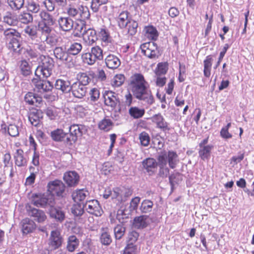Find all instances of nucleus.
I'll list each match as a JSON object with an SVG mask.
<instances>
[{"label": "nucleus", "mask_w": 254, "mask_h": 254, "mask_svg": "<svg viewBox=\"0 0 254 254\" xmlns=\"http://www.w3.org/2000/svg\"><path fill=\"white\" fill-rule=\"evenodd\" d=\"M55 57L64 63L70 62L72 59L69 55L66 49L64 50L61 47H57L54 50Z\"/></svg>", "instance_id": "obj_15"}, {"label": "nucleus", "mask_w": 254, "mask_h": 254, "mask_svg": "<svg viewBox=\"0 0 254 254\" xmlns=\"http://www.w3.org/2000/svg\"><path fill=\"white\" fill-rule=\"evenodd\" d=\"M72 214L75 217H80L84 212V205L80 203H76L73 205L71 208Z\"/></svg>", "instance_id": "obj_44"}, {"label": "nucleus", "mask_w": 254, "mask_h": 254, "mask_svg": "<svg viewBox=\"0 0 254 254\" xmlns=\"http://www.w3.org/2000/svg\"><path fill=\"white\" fill-rule=\"evenodd\" d=\"M63 178L68 187L76 186L79 180V176L75 171H69L65 173Z\"/></svg>", "instance_id": "obj_16"}, {"label": "nucleus", "mask_w": 254, "mask_h": 254, "mask_svg": "<svg viewBox=\"0 0 254 254\" xmlns=\"http://www.w3.org/2000/svg\"><path fill=\"white\" fill-rule=\"evenodd\" d=\"M43 112L40 110H36L30 113L28 119L33 126L37 127L39 124L40 120L43 118Z\"/></svg>", "instance_id": "obj_26"}, {"label": "nucleus", "mask_w": 254, "mask_h": 254, "mask_svg": "<svg viewBox=\"0 0 254 254\" xmlns=\"http://www.w3.org/2000/svg\"><path fill=\"white\" fill-rule=\"evenodd\" d=\"M21 73L24 76H28L32 73L31 65L26 60H22L20 65Z\"/></svg>", "instance_id": "obj_41"}, {"label": "nucleus", "mask_w": 254, "mask_h": 254, "mask_svg": "<svg viewBox=\"0 0 254 254\" xmlns=\"http://www.w3.org/2000/svg\"><path fill=\"white\" fill-rule=\"evenodd\" d=\"M146 32L147 36L153 40H155L158 36L156 29L152 26H148L146 28Z\"/></svg>", "instance_id": "obj_54"}, {"label": "nucleus", "mask_w": 254, "mask_h": 254, "mask_svg": "<svg viewBox=\"0 0 254 254\" xmlns=\"http://www.w3.org/2000/svg\"><path fill=\"white\" fill-rule=\"evenodd\" d=\"M22 231L24 234H27L32 233L36 228V224L29 218L23 219L21 222Z\"/></svg>", "instance_id": "obj_22"}, {"label": "nucleus", "mask_w": 254, "mask_h": 254, "mask_svg": "<svg viewBox=\"0 0 254 254\" xmlns=\"http://www.w3.org/2000/svg\"><path fill=\"white\" fill-rule=\"evenodd\" d=\"M113 125L114 124L110 119H104L99 122L98 127L100 129L107 131L112 128Z\"/></svg>", "instance_id": "obj_43"}, {"label": "nucleus", "mask_w": 254, "mask_h": 254, "mask_svg": "<svg viewBox=\"0 0 254 254\" xmlns=\"http://www.w3.org/2000/svg\"><path fill=\"white\" fill-rule=\"evenodd\" d=\"M107 67L110 69H116L121 65V61L119 58L113 54H109L105 59Z\"/></svg>", "instance_id": "obj_20"}, {"label": "nucleus", "mask_w": 254, "mask_h": 254, "mask_svg": "<svg viewBox=\"0 0 254 254\" xmlns=\"http://www.w3.org/2000/svg\"><path fill=\"white\" fill-rule=\"evenodd\" d=\"M25 101L29 105L38 106L42 102V97L33 92H28L24 97Z\"/></svg>", "instance_id": "obj_23"}, {"label": "nucleus", "mask_w": 254, "mask_h": 254, "mask_svg": "<svg viewBox=\"0 0 254 254\" xmlns=\"http://www.w3.org/2000/svg\"><path fill=\"white\" fill-rule=\"evenodd\" d=\"M153 205V202L149 200H144L141 204L139 210L142 213H146L151 211Z\"/></svg>", "instance_id": "obj_45"}, {"label": "nucleus", "mask_w": 254, "mask_h": 254, "mask_svg": "<svg viewBox=\"0 0 254 254\" xmlns=\"http://www.w3.org/2000/svg\"><path fill=\"white\" fill-rule=\"evenodd\" d=\"M82 49V45L77 42L71 43L69 47L66 49L67 52L69 55H77L78 54Z\"/></svg>", "instance_id": "obj_37"}, {"label": "nucleus", "mask_w": 254, "mask_h": 254, "mask_svg": "<svg viewBox=\"0 0 254 254\" xmlns=\"http://www.w3.org/2000/svg\"><path fill=\"white\" fill-rule=\"evenodd\" d=\"M103 96L105 105L112 108H115L120 103L118 94L114 92L106 91Z\"/></svg>", "instance_id": "obj_11"}, {"label": "nucleus", "mask_w": 254, "mask_h": 254, "mask_svg": "<svg viewBox=\"0 0 254 254\" xmlns=\"http://www.w3.org/2000/svg\"><path fill=\"white\" fill-rule=\"evenodd\" d=\"M47 188L48 191L51 193L50 195L62 197L64 196L65 186L62 181L55 180L50 181Z\"/></svg>", "instance_id": "obj_4"}, {"label": "nucleus", "mask_w": 254, "mask_h": 254, "mask_svg": "<svg viewBox=\"0 0 254 254\" xmlns=\"http://www.w3.org/2000/svg\"><path fill=\"white\" fill-rule=\"evenodd\" d=\"M25 53L27 57H29L31 59L36 58L39 55L38 52L34 48H32L30 47L26 48L25 51Z\"/></svg>", "instance_id": "obj_61"}, {"label": "nucleus", "mask_w": 254, "mask_h": 254, "mask_svg": "<svg viewBox=\"0 0 254 254\" xmlns=\"http://www.w3.org/2000/svg\"><path fill=\"white\" fill-rule=\"evenodd\" d=\"M3 34L6 39L9 41L13 38L18 37L17 36L20 34L15 29L8 28L4 31Z\"/></svg>", "instance_id": "obj_48"}, {"label": "nucleus", "mask_w": 254, "mask_h": 254, "mask_svg": "<svg viewBox=\"0 0 254 254\" xmlns=\"http://www.w3.org/2000/svg\"><path fill=\"white\" fill-rule=\"evenodd\" d=\"M83 36L85 41L89 45L93 44L97 40L96 32L93 29L89 28L86 30Z\"/></svg>", "instance_id": "obj_28"}, {"label": "nucleus", "mask_w": 254, "mask_h": 254, "mask_svg": "<svg viewBox=\"0 0 254 254\" xmlns=\"http://www.w3.org/2000/svg\"><path fill=\"white\" fill-rule=\"evenodd\" d=\"M100 242L104 245H109L112 242L110 235L107 232H103L100 236Z\"/></svg>", "instance_id": "obj_57"}, {"label": "nucleus", "mask_w": 254, "mask_h": 254, "mask_svg": "<svg viewBox=\"0 0 254 254\" xmlns=\"http://www.w3.org/2000/svg\"><path fill=\"white\" fill-rule=\"evenodd\" d=\"M130 13L127 10L122 11L117 17V22L119 27L121 29H124L131 18L129 17Z\"/></svg>", "instance_id": "obj_24"}, {"label": "nucleus", "mask_w": 254, "mask_h": 254, "mask_svg": "<svg viewBox=\"0 0 254 254\" xmlns=\"http://www.w3.org/2000/svg\"><path fill=\"white\" fill-rule=\"evenodd\" d=\"M33 85L38 92L44 93L51 91L53 86L49 81L33 78L32 80Z\"/></svg>", "instance_id": "obj_12"}, {"label": "nucleus", "mask_w": 254, "mask_h": 254, "mask_svg": "<svg viewBox=\"0 0 254 254\" xmlns=\"http://www.w3.org/2000/svg\"><path fill=\"white\" fill-rule=\"evenodd\" d=\"M82 59L83 62L88 65H93L98 60L94 57V55L90 51L82 54Z\"/></svg>", "instance_id": "obj_40"}, {"label": "nucleus", "mask_w": 254, "mask_h": 254, "mask_svg": "<svg viewBox=\"0 0 254 254\" xmlns=\"http://www.w3.org/2000/svg\"><path fill=\"white\" fill-rule=\"evenodd\" d=\"M168 69V64L167 63H160L157 65V67L155 70L156 76L164 75Z\"/></svg>", "instance_id": "obj_46"}, {"label": "nucleus", "mask_w": 254, "mask_h": 254, "mask_svg": "<svg viewBox=\"0 0 254 254\" xmlns=\"http://www.w3.org/2000/svg\"><path fill=\"white\" fill-rule=\"evenodd\" d=\"M70 91L74 97L81 99L85 96L87 87L81 85L79 83L74 82L72 84V89Z\"/></svg>", "instance_id": "obj_14"}, {"label": "nucleus", "mask_w": 254, "mask_h": 254, "mask_svg": "<svg viewBox=\"0 0 254 254\" xmlns=\"http://www.w3.org/2000/svg\"><path fill=\"white\" fill-rule=\"evenodd\" d=\"M149 224V216L146 215H142L134 218L132 225L136 229H142L147 227Z\"/></svg>", "instance_id": "obj_17"}, {"label": "nucleus", "mask_w": 254, "mask_h": 254, "mask_svg": "<svg viewBox=\"0 0 254 254\" xmlns=\"http://www.w3.org/2000/svg\"><path fill=\"white\" fill-rule=\"evenodd\" d=\"M8 133L12 137H16L19 135L18 127L13 124L9 125L7 128Z\"/></svg>", "instance_id": "obj_58"}, {"label": "nucleus", "mask_w": 254, "mask_h": 254, "mask_svg": "<svg viewBox=\"0 0 254 254\" xmlns=\"http://www.w3.org/2000/svg\"><path fill=\"white\" fill-rule=\"evenodd\" d=\"M79 240L74 235L68 237L66 249L70 252H73L79 246Z\"/></svg>", "instance_id": "obj_34"}, {"label": "nucleus", "mask_w": 254, "mask_h": 254, "mask_svg": "<svg viewBox=\"0 0 254 254\" xmlns=\"http://www.w3.org/2000/svg\"><path fill=\"white\" fill-rule=\"evenodd\" d=\"M52 139L56 142H63L66 145L71 146V143L67 139L69 138L68 133L65 132L63 129L57 128L51 132Z\"/></svg>", "instance_id": "obj_10"}, {"label": "nucleus", "mask_w": 254, "mask_h": 254, "mask_svg": "<svg viewBox=\"0 0 254 254\" xmlns=\"http://www.w3.org/2000/svg\"><path fill=\"white\" fill-rule=\"evenodd\" d=\"M56 89L62 91L63 93H69L72 89V84L68 80L58 79L55 84Z\"/></svg>", "instance_id": "obj_18"}, {"label": "nucleus", "mask_w": 254, "mask_h": 254, "mask_svg": "<svg viewBox=\"0 0 254 254\" xmlns=\"http://www.w3.org/2000/svg\"><path fill=\"white\" fill-rule=\"evenodd\" d=\"M129 86L133 95L137 99L143 101L147 105L153 104L154 97L142 74L135 73L131 76Z\"/></svg>", "instance_id": "obj_1"}, {"label": "nucleus", "mask_w": 254, "mask_h": 254, "mask_svg": "<svg viewBox=\"0 0 254 254\" xmlns=\"http://www.w3.org/2000/svg\"><path fill=\"white\" fill-rule=\"evenodd\" d=\"M72 28L74 30V36L77 37L83 36L86 31L85 22L82 20H79L73 24Z\"/></svg>", "instance_id": "obj_29"}, {"label": "nucleus", "mask_w": 254, "mask_h": 254, "mask_svg": "<svg viewBox=\"0 0 254 254\" xmlns=\"http://www.w3.org/2000/svg\"><path fill=\"white\" fill-rule=\"evenodd\" d=\"M99 35L102 40L104 42H108L110 40L111 37L108 32L104 29H101L99 33Z\"/></svg>", "instance_id": "obj_64"}, {"label": "nucleus", "mask_w": 254, "mask_h": 254, "mask_svg": "<svg viewBox=\"0 0 254 254\" xmlns=\"http://www.w3.org/2000/svg\"><path fill=\"white\" fill-rule=\"evenodd\" d=\"M89 192L85 190H79L73 191L72 193V198L75 202L82 201L84 200Z\"/></svg>", "instance_id": "obj_31"}, {"label": "nucleus", "mask_w": 254, "mask_h": 254, "mask_svg": "<svg viewBox=\"0 0 254 254\" xmlns=\"http://www.w3.org/2000/svg\"><path fill=\"white\" fill-rule=\"evenodd\" d=\"M138 24L137 21L131 18L128 21L125 28L127 31V33L130 36L134 35L137 32Z\"/></svg>", "instance_id": "obj_36"}, {"label": "nucleus", "mask_w": 254, "mask_h": 254, "mask_svg": "<svg viewBox=\"0 0 254 254\" xmlns=\"http://www.w3.org/2000/svg\"><path fill=\"white\" fill-rule=\"evenodd\" d=\"M142 53L150 59H156L159 56L157 44L154 42L143 43L140 45Z\"/></svg>", "instance_id": "obj_6"}, {"label": "nucleus", "mask_w": 254, "mask_h": 254, "mask_svg": "<svg viewBox=\"0 0 254 254\" xmlns=\"http://www.w3.org/2000/svg\"><path fill=\"white\" fill-rule=\"evenodd\" d=\"M18 37L13 38V39L9 41L8 48L11 49L14 52H19L20 51L21 43L22 38L21 35L17 36Z\"/></svg>", "instance_id": "obj_33"}, {"label": "nucleus", "mask_w": 254, "mask_h": 254, "mask_svg": "<svg viewBox=\"0 0 254 254\" xmlns=\"http://www.w3.org/2000/svg\"><path fill=\"white\" fill-rule=\"evenodd\" d=\"M47 213L50 218L54 219L57 222L62 223L65 218V212L63 208L56 205V200L47 210Z\"/></svg>", "instance_id": "obj_5"}, {"label": "nucleus", "mask_w": 254, "mask_h": 254, "mask_svg": "<svg viewBox=\"0 0 254 254\" xmlns=\"http://www.w3.org/2000/svg\"><path fill=\"white\" fill-rule=\"evenodd\" d=\"M26 209L28 216L33 217L38 223L43 222L47 218L45 213L42 210L34 208L30 205H27Z\"/></svg>", "instance_id": "obj_9"}, {"label": "nucleus", "mask_w": 254, "mask_h": 254, "mask_svg": "<svg viewBox=\"0 0 254 254\" xmlns=\"http://www.w3.org/2000/svg\"><path fill=\"white\" fill-rule=\"evenodd\" d=\"M126 228L122 225H118L114 228V234L117 240H120L124 235Z\"/></svg>", "instance_id": "obj_52"}, {"label": "nucleus", "mask_w": 254, "mask_h": 254, "mask_svg": "<svg viewBox=\"0 0 254 254\" xmlns=\"http://www.w3.org/2000/svg\"><path fill=\"white\" fill-rule=\"evenodd\" d=\"M24 0H8L9 6L14 10L20 9L24 4Z\"/></svg>", "instance_id": "obj_56"}, {"label": "nucleus", "mask_w": 254, "mask_h": 254, "mask_svg": "<svg viewBox=\"0 0 254 254\" xmlns=\"http://www.w3.org/2000/svg\"><path fill=\"white\" fill-rule=\"evenodd\" d=\"M11 155L9 153H5L3 157V163H4L3 173L5 174L8 168L13 167L12 162L11 161Z\"/></svg>", "instance_id": "obj_47"}, {"label": "nucleus", "mask_w": 254, "mask_h": 254, "mask_svg": "<svg viewBox=\"0 0 254 254\" xmlns=\"http://www.w3.org/2000/svg\"><path fill=\"white\" fill-rule=\"evenodd\" d=\"M139 139L142 145L147 146L150 142V137L146 132H142L139 134Z\"/></svg>", "instance_id": "obj_59"}, {"label": "nucleus", "mask_w": 254, "mask_h": 254, "mask_svg": "<svg viewBox=\"0 0 254 254\" xmlns=\"http://www.w3.org/2000/svg\"><path fill=\"white\" fill-rule=\"evenodd\" d=\"M142 163L144 169L146 170L149 175L154 174L155 170L157 167V162L154 159L147 158L143 160Z\"/></svg>", "instance_id": "obj_21"}, {"label": "nucleus", "mask_w": 254, "mask_h": 254, "mask_svg": "<svg viewBox=\"0 0 254 254\" xmlns=\"http://www.w3.org/2000/svg\"><path fill=\"white\" fill-rule=\"evenodd\" d=\"M15 164L18 167H24L27 165V159L24 157V151L21 149H18L13 155Z\"/></svg>", "instance_id": "obj_19"}, {"label": "nucleus", "mask_w": 254, "mask_h": 254, "mask_svg": "<svg viewBox=\"0 0 254 254\" xmlns=\"http://www.w3.org/2000/svg\"><path fill=\"white\" fill-rule=\"evenodd\" d=\"M41 59V64L37 67L35 74L38 76L42 75L43 77L48 78L52 74L55 62L54 60L48 56H42Z\"/></svg>", "instance_id": "obj_2"}, {"label": "nucleus", "mask_w": 254, "mask_h": 254, "mask_svg": "<svg viewBox=\"0 0 254 254\" xmlns=\"http://www.w3.org/2000/svg\"><path fill=\"white\" fill-rule=\"evenodd\" d=\"M125 80V77L123 74H119L116 75L111 83L113 86L118 87L123 84Z\"/></svg>", "instance_id": "obj_49"}, {"label": "nucleus", "mask_w": 254, "mask_h": 254, "mask_svg": "<svg viewBox=\"0 0 254 254\" xmlns=\"http://www.w3.org/2000/svg\"><path fill=\"white\" fill-rule=\"evenodd\" d=\"M82 59L83 62L88 65H93L98 60L94 57V55L90 51L82 54Z\"/></svg>", "instance_id": "obj_39"}, {"label": "nucleus", "mask_w": 254, "mask_h": 254, "mask_svg": "<svg viewBox=\"0 0 254 254\" xmlns=\"http://www.w3.org/2000/svg\"><path fill=\"white\" fill-rule=\"evenodd\" d=\"M49 241L50 246L55 250L61 246L63 239L59 231L54 230L51 233Z\"/></svg>", "instance_id": "obj_13"}, {"label": "nucleus", "mask_w": 254, "mask_h": 254, "mask_svg": "<svg viewBox=\"0 0 254 254\" xmlns=\"http://www.w3.org/2000/svg\"><path fill=\"white\" fill-rule=\"evenodd\" d=\"M43 4L47 11L52 12L55 10V1L53 0H44Z\"/></svg>", "instance_id": "obj_63"}, {"label": "nucleus", "mask_w": 254, "mask_h": 254, "mask_svg": "<svg viewBox=\"0 0 254 254\" xmlns=\"http://www.w3.org/2000/svg\"><path fill=\"white\" fill-rule=\"evenodd\" d=\"M90 51L98 61H101L103 59V50L99 46L92 47Z\"/></svg>", "instance_id": "obj_50"}, {"label": "nucleus", "mask_w": 254, "mask_h": 254, "mask_svg": "<svg viewBox=\"0 0 254 254\" xmlns=\"http://www.w3.org/2000/svg\"><path fill=\"white\" fill-rule=\"evenodd\" d=\"M3 22L9 25H17L18 18L16 15L10 12H6L3 17Z\"/></svg>", "instance_id": "obj_32"}, {"label": "nucleus", "mask_w": 254, "mask_h": 254, "mask_svg": "<svg viewBox=\"0 0 254 254\" xmlns=\"http://www.w3.org/2000/svg\"><path fill=\"white\" fill-rule=\"evenodd\" d=\"M43 24L48 25H54L55 23V20L53 16L45 10H42L39 13Z\"/></svg>", "instance_id": "obj_30"}, {"label": "nucleus", "mask_w": 254, "mask_h": 254, "mask_svg": "<svg viewBox=\"0 0 254 254\" xmlns=\"http://www.w3.org/2000/svg\"><path fill=\"white\" fill-rule=\"evenodd\" d=\"M29 170L31 171V174L27 178L26 182L27 184L31 185L35 182L36 174L38 172V170L37 169V171L34 172L35 168L32 166L29 167Z\"/></svg>", "instance_id": "obj_60"}, {"label": "nucleus", "mask_w": 254, "mask_h": 254, "mask_svg": "<svg viewBox=\"0 0 254 254\" xmlns=\"http://www.w3.org/2000/svg\"><path fill=\"white\" fill-rule=\"evenodd\" d=\"M108 0H92L91 3V8L94 12H97L101 5L105 4L108 2Z\"/></svg>", "instance_id": "obj_51"}, {"label": "nucleus", "mask_w": 254, "mask_h": 254, "mask_svg": "<svg viewBox=\"0 0 254 254\" xmlns=\"http://www.w3.org/2000/svg\"><path fill=\"white\" fill-rule=\"evenodd\" d=\"M90 16V13L88 8L87 6H80V12L79 17L85 22V20L89 19Z\"/></svg>", "instance_id": "obj_53"}, {"label": "nucleus", "mask_w": 254, "mask_h": 254, "mask_svg": "<svg viewBox=\"0 0 254 254\" xmlns=\"http://www.w3.org/2000/svg\"><path fill=\"white\" fill-rule=\"evenodd\" d=\"M19 20L22 23L28 24L33 21V16L29 13H23L18 16Z\"/></svg>", "instance_id": "obj_55"}, {"label": "nucleus", "mask_w": 254, "mask_h": 254, "mask_svg": "<svg viewBox=\"0 0 254 254\" xmlns=\"http://www.w3.org/2000/svg\"><path fill=\"white\" fill-rule=\"evenodd\" d=\"M213 148L214 146L211 144H209L207 146L199 147L198 151L199 156L203 161L209 159L211 151Z\"/></svg>", "instance_id": "obj_27"}, {"label": "nucleus", "mask_w": 254, "mask_h": 254, "mask_svg": "<svg viewBox=\"0 0 254 254\" xmlns=\"http://www.w3.org/2000/svg\"><path fill=\"white\" fill-rule=\"evenodd\" d=\"M60 27L63 31H68L73 27V21L67 17H60L58 20Z\"/></svg>", "instance_id": "obj_25"}, {"label": "nucleus", "mask_w": 254, "mask_h": 254, "mask_svg": "<svg viewBox=\"0 0 254 254\" xmlns=\"http://www.w3.org/2000/svg\"><path fill=\"white\" fill-rule=\"evenodd\" d=\"M84 210L89 213L94 215L96 216H100L102 215L103 210L98 200L92 199L87 200L83 204Z\"/></svg>", "instance_id": "obj_8"}, {"label": "nucleus", "mask_w": 254, "mask_h": 254, "mask_svg": "<svg viewBox=\"0 0 254 254\" xmlns=\"http://www.w3.org/2000/svg\"><path fill=\"white\" fill-rule=\"evenodd\" d=\"M128 113L130 116L134 119H138L144 115L145 110L137 107H132L129 109Z\"/></svg>", "instance_id": "obj_38"}, {"label": "nucleus", "mask_w": 254, "mask_h": 254, "mask_svg": "<svg viewBox=\"0 0 254 254\" xmlns=\"http://www.w3.org/2000/svg\"><path fill=\"white\" fill-rule=\"evenodd\" d=\"M167 156L169 167L172 169L175 168L179 161L177 154L173 151H169Z\"/></svg>", "instance_id": "obj_35"}, {"label": "nucleus", "mask_w": 254, "mask_h": 254, "mask_svg": "<svg viewBox=\"0 0 254 254\" xmlns=\"http://www.w3.org/2000/svg\"><path fill=\"white\" fill-rule=\"evenodd\" d=\"M55 200L54 196L48 194L34 193L31 196V203L34 205L43 208H48Z\"/></svg>", "instance_id": "obj_3"}, {"label": "nucleus", "mask_w": 254, "mask_h": 254, "mask_svg": "<svg viewBox=\"0 0 254 254\" xmlns=\"http://www.w3.org/2000/svg\"><path fill=\"white\" fill-rule=\"evenodd\" d=\"M23 31L31 40H34L37 37V28L34 25L27 26Z\"/></svg>", "instance_id": "obj_42"}, {"label": "nucleus", "mask_w": 254, "mask_h": 254, "mask_svg": "<svg viewBox=\"0 0 254 254\" xmlns=\"http://www.w3.org/2000/svg\"><path fill=\"white\" fill-rule=\"evenodd\" d=\"M86 130L84 126L82 125L73 124L69 127L68 137L67 139L72 145L77 140L78 136H81Z\"/></svg>", "instance_id": "obj_7"}, {"label": "nucleus", "mask_w": 254, "mask_h": 254, "mask_svg": "<svg viewBox=\"0 0 254 254\" xmlns=\"http://www.w3.org/2000/svg\"><path fill=\"white\" fill-rule=\"evenodd\" d=\"M136 246L134 244L128 243L124 250L123 254H135Z\"/></svg>", "instance_id": "obj_62"}]
</instances>
